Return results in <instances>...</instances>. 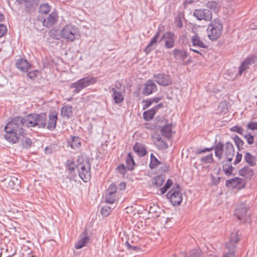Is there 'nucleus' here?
I'll return each mask as SVG.
<instances>
[{
  "mask_svg": "<svg viewBox=\"0 0 257 257\" xmlns=\"http://www.w3.org/2000/svg\"><path fill=\"white\" fill-rule=\"evenodd\" d=\"M239 174L247 179H251L254 175V172L250 167L245 166L239 171Z\"/></svg>",
  "mask_w": 257,
  "mask_h": 257,
  "instance_id": "29",
  "label": "nucleus"
},
{
  "mask_svg": "<svg viewBox=\"0 0 257 257\" xmlns=\"http://www.w3.org/2000/svg\"><path fill=\"white\" fill-rule=\"evenodd\" d=\"M161 135L168 140H169L172 136V124L169 123L168 124L160 129Z\"/></svg>",
  "mask_w": 257,
  "mask_h": 257,
  "instance_id": "28",
  "label": "nucleus"
},
{
  "mask_svg": "<svg viewBox=\"0 0 257 257\" xmlns=\"http://www.w3.org/2000/svg\"><path fill=\"white\" fill-rule=\"evenodd\" d=\"M217 3L215 2H208L206 4V7L207 8L210 9H214L216 7Z\"/></svg>",
  "mask_w": 257,
  "mask_h": 257,
  "instance_id": "59",
  "label": "nucleus"
},
{
  "mask_svg": "<svg viewBox=\"0 0 257 257\" xmlns=\"http://www.w3.org/2000/svg\"><path fill=\"white\" fill-rule=\"evenodd\" d=\"M223 257H235L234 252L233 251H228Z\"/></svg>",
  "mask_w": 257,
  "mask_h": 257,
  "instance_id": "64",
  "label": "nucleus"
},
{
  "mask_svg": "<svg viewBox=\"0 0 257 257\" xmlns=\"http://www.w3.org/2000/svg\"><path fill=\"white\" fill-rule=\"evenodd\" d=\"M213 149H214V147H211V148H205V149H204L198 150L197 151L196 153H197V154H200L205 153H206V152L211 151V150H212Z\"/></svg>",
  "mask_w": 257,
  "mask_h": 257,
  "instance_id": "58",
  "label": "nucleus"
},
{
  "mask_svg": "<svg viewBox=\"0 0 257 257\" xmlns=\"http://www.w3.org/2000/svg\"><path fill=\"white\" fill-rule=\"evenodd\" d=\"M173 182L172 180L171 179H168L166 183H165V185L162 187L160 188L161 193L162 194H165L167 190L170 188V187L173 185Z\"/></svg>",
  "mask_w": 257,
  "mask_h": 257,
  "instance_id": "42",
  "label": "nucleus"
},
{
  "mask_svg": "<svg viewBox=\"0 0 257 257\" xmlns=\"http://www.w3.org/2000/svg\"><path fill=\"white\" fill-rule=\"evenodd\" d=\"M7 31V27L4 25L0 24V37H3Z\"/></svg>",
  "mask_w": 257,
  "mask_h": 257,
  "instance_id": "55",
  "label": "nucleus"
},
{
  "mask_svg": "<svg viewBox=\"0 0 257 257\" xmlns=\"http://www.w3.org/2000/svg\"><path fill=\"white\" fill-rule=\"evenodd\" d=\"M90 238L87 235V232L84 230L80 235V238L75 243V248L80 249L86 245L89 242Z\"/></svg>",
  "mask_w": 257,
  "mask_h": 257,
  "instance_id": "22",
  "label": "nucleus"
},
{
  "mask_svg": "<svg viewBox=\"0 0 257 257\" xmlns=\"http://www.w3.org/2000/svg\"><path fill=\"white\" fill-rule=\"evenodd\" d=\"M161 32L160 29H158V31L156 35L153 37V38L150 41L149 44L147 46L145 51L146 53H149L152 50L155 49L156 46H157V42L158 39L159 38L160 33Z\"/></svg>",
  "mask_w": 257,
  "mask_h": 257,
  "instance_id": "23",
  "label": "nucleus"
},
{
  "mask_svg": "<svg viewBox=\"0 0 257 257\" xmlns=\"http://www.w3.org/2000/svg\"><path fill=\"white\" fill-rule=\"evenodd\" d=\"M248 206L245 202L237 204L234 210V214L238 220L242 219L246 214Z\"/></svg>",
  "mask_w": 257,
  "mask_h": 257,
  "instance_id": "14",
  "label": "nucleus"
},
{
  "mask_svg": "<svg viewBox=\"0 0 257 257\" xmlns=\"http://www.w3.org/2000/svg\"><path fill=\"white\" fill-rule=\"evenodd\" d=\"M49 36L54 39L59 40L61 37V33L59 34L57 30L55 29H51L49 32Z\"/></svg>",
  "mask_w": 257,
  "mask_h": 257,
  "instance_id": "43",
  "label": "nucleus"
},
{
  "mask_svg": "<svg viewBox=\"0 0 257 257\" xmlns=\"http://www.w3.org/2000/svg\"><path fill=\"white\" fill-rule=\"evenodd\" d=\"M39 3V0H28L26 4L25 5V7L28 11H30L31 10L35 9Z\"/></svg>",
  "mask_w": 257,
  "mask_h": 257,
  "instance_id": "36",
  "label": "nucleus"
},
{
  "mask_svg": "<svg viewBox=\"0 0 257 257\" xmlns=\"http://www.w3.org/2000/svg\"><path fill=\"white\" fill-rule=\"evenodd\" d=\"M72 107L69 105L63 106L61 110V115L68 119L70 118L72 114Z\"/></svg>",
  "mask_w": 257,
  "mask_h": 257,
  "instance_id": "30",
  "label": "nucleus"
},
{
  "mask_svg": "<svg viewBox=\"0 0 257 257\" xmlns=\"http://www.w3.org/2000/svg\"><path fill=\"white\" fill-rule=\"evenodd\" d=\"M183 194L179 184H175L172 188L167 193L166 196L174 206L180 205L182 201Z\"/></svg>",
  "mask_w": 257,
  "mask_h": 257,
  "instance_id": "6",
  "label": "nucleus"
},
{
  "mask_svg": "<svg viewBox=\"0 0 257 257\" xmlns=\"http://www.w3.org/2000/svg\"><path fill=\"white\" fill-rule=\"evenodd\" d=\"M57 114L56 113H51L49 116V119L47 120V125L46 128L50 131H53L56 126L57 121Z\"/></svg>",
  "mask_w": 257,
  "mask_h": 257,
  "instance_id": "24",
  "label": "nucleus"
},
{
  "mask_svg": "<svg viewBox=\"0 0 257 257\" xmlns=\"http://www.w3.org/2000/svg\"><path fill=\"white\" fill-rule=\"evenodd\" d=\"M193 16L197 20L210 21L212 17V12L207 9H196L194 11Z\"/></svg>",
  "mask_w": 257,
  "mask_h": 257,
  "instance_id": "10",
  "label": "nucleus"
},
{
  "mask_svg": "<svg viewBox=\"0 0 257 257\" xmlns=\"http://www.w3.org/2000/svg\"><path fill=\"white\" fill-rule=\"evenodd\" d=\"M50 6L48 3H45L40 6L39 12L42 14H47L50 11Z\"/></svg>",
  "mask_w": 257,
  "mask_h": 257,
  "instance_id": "39",
  "label": "nucleus"
},
{
  "mask_svg": "<svg viewBox=\"0 0 257 257\" xmlns=\"http://www.w3.org/2000/svg\"><path fill=\"white\" fill-rule=\"evenodd\" d=\"M200 161L204 164H212L214 163L212 154H209L200 159Z\"/></svg>",
  "mask_w": 257,
  "mask_h": 257,
  "instance_id": "40",
  "label": "nucleus"
},
{
  "mask_svg": "<svg viewBox=\"0 0 257 257\" xmlns=\"http://www.w3.org/2000/svg\"><path fill=\"white\" fill-rule=\"evenodd\" d=\"M191 42L192 44V46L197 48H206L207 47V46L201 39V38L197 34L191 37Z\"/></svg>",
  "mask_w": 257,
  "mask_h": 257,
  "instance_id": "21",
  "label": "nucleus"
},
{
  "mask_svg": "<svg viewBox=\"0 0 257 257\" xmlns=\"http://www.w3.org/2000/svg\"><path fill=\"white\" fill-rule=\"evenodd\" d=\"M155 81L160 85L166 86L172 83V80L169 75L164 73L154 74Z\"/></svg>",
  "mask_w": 257,
  "mask_h": 257,
  "instance_id": "11",
  "label": "nucleus"
},
{
  "mask_svg": "<svg viewBox=\"0 0 257 257\" xmlns=\"http://www.w3.org/2000/svg\"><path fill=\"white\" fill-rule=\"evenodd\" d=\"M230 130L232 132H236L240 135H243L244 130L243 129L237 125H234L230 128Z\"/></svg>",
  "mask_w": 257,
  "mask_h": 257,
  "instance_id": "50",
  "label": "nucleus"
},
{
  "mask_svg": "<svg viewBox=\"0 0 257 257\" xmlns=\"http://www.w3.org/2000/svg\"><path fill=\"white\" fill-rule=\"evenodd\" d=\"M58 20V16L56 12H52L42 21L43 25L47 28H50L56 24Z\"/></svg>",
  "mask_w": 257,
  "mask_h": 257,
  "instance_id": "15",
  "label": "nucleus"
},
{
  "mask_svg": "<svg viewBox=\"0 0 257 257\" xmlns=\"http://www.w3.org/2000/svg\"><path fill=\"white\" fill-rule=\"evenodd\" d=\"M157 146L160 149H166L168 148V145L163 141H161V142H159Z\"/></svg>",
  "mask_w": 257,
  "mask_h": 257,
  "instance_id": "60",
  "label": "nucleus"
},
{
  "mask_svg": "<svg viewBox=\"0 0 257 257\" xmlns=\"http://www.w3.org/2000/svg\"><path fill=\"white\" fill-rule=\"evenodd\" d=\"M251 64L257 66V56L252 55L245 59L239 67L238 75H241L245 71L249 68Z\"/></svg>",
  "mask_w": 257,
  "mask_h": 257,
  "instance_id": "9",
  "label": "nucleus"
},
{
  "mask_svg": "<svg viewBox=\"0 0 257 257\" xmlns=\"http://www.w3.org/2000/svg\"><path fill=\"white\" fill-rule=\"evenodd\" d=\"M76 167L80 178L84 182H88L91 178V165L89 160L79 158Z\"/></svg>",
  "mask_w": 257,
  "mask_h": 257,
  "instance_id": "3",
  "label": "nucleus"
},
{
  "mask_svg": "<svg viewBox=\"0 0 257 257\" xmlns=\"http://www.w3.org/2000/svg\"><path fill=\"white\" fill-rule=\"evenodd\" d=\"M243 137L247 140V143L249 145H252L254 142V137L252 135H251L249 133H246L245 135H243Z\"/></svg>",
  "mask_w": 257,
  "mask_h": 257,
  "instance_id": "47",
  "label": "nucleus"
},
{
  "mask_svg": "<svg viewBox=\"0 0 257 257\" xmlns=\"http://www.w3.org/2000/svg\"><path fill=\"white\" fill-rule=\"evenodd\" d=\"M234 142L236 146L238 151L243 149L242 146L244 145V142L237 135H235L233 138Z\"/></svg>",
  "mask_w": 257,
  "mask_h": 257,
  "instance_id": "41",
  "label": "nucleus"
},
{
  "mask_svg": "<svg viewBox=\"0 0 257 257\" xmlns=\"http://www.w3.org/2000/svg\"><path fill=\"white\" fill-rule=\"evenodd\" d=\"M160 168L161 169V172L163 173L167 172L169 170V166L167 164H163L162 163V164Z\"/></svg>",
  "mask_w": 257,
  "mask_h": 257,
  "instance_id": "57",
  "label": "nucleus"
},
{
  "mask_svg": "<svg viewBox=\"0 0 257 257\" xmlns=\"http://www.w3.org/2000/svg\"><path fill=\"white\" fill-rule=\"evenodd\" d=\"M235 243L231 242L229 241L226 243V247L228 249V251H235L236 246L235 245Z\"/></svg>",
  "mask_w": 257,
  "mask_h": 257,
  "instance_id": "51",
  "label": "nucleus"
},
{
  "mask_svg": "<svg viewBox=\"0 0 257 257\" xmlns=\"http://www.w3.org/2000/svg\"><path fill=\"white\" fill-rule=\"evenodd\" d=\"M67 166L68 169L71 172H73L75 170V165L73 161L67 160Z\"/></svg>",
  "mask_w": 257,
  "mask_h": 257,
  "instance_id": "53",
  "label": "nucleus"
},
{
  "mask_svg": "<svg viewBox=\"0 0 257 257\" xmlns=\"http://www.w3.org/2000/svg\"><path fill=\"white\" fill-rule=\"evenodd\" d=\"M111 91L112 92V97L115 103L119 104L123 101L124 98L120 90H117L114 87H112Z\"/></svg>",
  "mask_w": 257,
  "mask_h": 257,
  "instance_id": "25",
  "label": "nucleus"
},
{
  "mask_svg": "<svg viewBox=\"0 0 257 257\" xmlns=\"http://www.w3.org/2000/svg\"><path fill=\"white\" fill-rule=\"evenodd\" d=\"M111 211V208L108 206L102 207L101 213L104 216H107Z\"/></svg>",
  "mask_w": 257,
  "mask_h": 257,
  "instance_id": "45",
  "label": "nucleus"
},
{
  "mask_svg": "<svg viewBox=\"0 0 257 257\" xmlns=\"http://www.w3.org/2000/svg\"><path fill=\"white\" fill-rule=\"evenodd\" d=\"M126 167L128 170L131 171L134 169V167L136 165V163L131 153H129L127 154V156L126 159Z\"/></svg>",
  "mask_w": 257,
  "mask_h": 257,
  "instance_id": "34",
  "label": "nucleus"
},
{
  "mask_svg": "<svg viewBox=\"0 0 257 257\" xmlns=\"http://www.w3.org/2000/svg\"><path fill=\"white\" fill-rule=\"evenodd\" d=\"M173 54L176 59L184 61L188 56V53L184 49H175L173 51Z\"/></svg>",
  "mask_w": 257,
  "mask_h": 257,
  "instance_id": "27",
  "label": "nucleus"
},
{
  "mask_svg": "<svg viewBox=\"0 0 257 257\" xmlns=\"http://www.w3.org/2000/svg\"><path fill=\"white\" fill-rule=\"evenodd\" d=\"M190 50L195 53L199 54L202 56H203L206 53L205 51L200 49V48H198L197 49H195L190 48Z\"/></svg>",
  "mask_w": 257,
  "mask_h": 257,
  "instance_id": "56",
  "label": "nucleus"
},
{
  "mask_svg": "<svg viewBox=\"0 0 257 257\" xmlns=\"http://www.w3.org/2000/svg\"><path fill=\"white\" fill-rule=\"evenodd\" d=\"M16 66L21 71L27 72L29 68L31 67L32 65L26 59L20 58L16 62Z\"/></svg>",
  "mask_w": 257,
  "mask_h": 257,
  "instance_id": "19",
  "label": "nucleus"
},
{
  "mask_svg": "<svg viewBox=\"0 0 257 257\" xmlns=\"http://www.w3.org/2000/svg\"><path fill=\"white\" fill-rule=\"evenodd\" d=\"M237 232H236L235 233H232L230 234V237L229 238V241L231 242L236 243L239 240V237L237 235Z\"/></svg>",
  "mask_w": 257,
  "mask_h": 257,
  "instance_id": "49",
  "label": "nucleus"
},
{
  "mask_svg": "<svg viewBox=\"0 0 257 257\" xmlns=\"http://www.w3.org/2000/svg\"><path fill=\"white\" fill-rule=\"evenodd\" d=\"M157 86L154 81L152 80H149L144 84L142 93L145 96H148L157 91Z\"/></svg>",
  "mask_w": 257,
  "mask_h": 257,
  "instance_id": "16",
  "label": "nucleus"
},
{
  "mask_svg": "<svg viewBox=\"0 0 257 257\" xmlns=\"http://www.w3.org/2000/svg\"><path fill=\"white\" fill-rule=\"evenodd\" d=\"M247 127L252 131L257 130V122L251 121L247 124Z\"/></svg>",
  "mask_w": 257,
  "mask_h": 257,
  "instance_id": "54",
  "label": "nucleus"
},
{
  "mask_svg": "<svg viewBox=\"0 0 257 257\" xmlns=\"http://www.w3.org/2000/svg\"><path fill=\"white\" fill-rule=\"evenodd\" d=\"M242 157V154L237 152L235 157V161L234 162V164L236 165L239 163L241 161Z\"/></svg>",
  "mask_w": 257,
  "mask_h": 257,
  "instance_id": "61",
  "label": "nucleus"
},
{
  "mask_svg": "<svg viewBox=\"0 0 257 257\" xmlns=\"http://www.w3.org/2000/svg\"><path fill=\"white\" fill-rule=\"evenodd\" d=\"M97 79L96 77L92 76L85 77L71 84L70 88L73 89V92L77 94L86 87L95 83Z\"/></svg>",
  "mask_w": 257,
  "mask_h": 257,
  "instance_id": "4",
  "label": "nucleus"
},
{
  "mask_svg": "<svg viewBox=\"0 0 257 257\" xmlns=\"http://www.w3.org/2000/svg\"><path fill=\"white\" fill-rule=\"evenodd\" d=\"M228 162H227L224 163V161H223V163L224 164L222 166V170L228 176H230L233 174V170L234 168L232 166L231 164L230 163H228Z\"/></svg>",
  "mask_w": 257,
  "mask_h": 257,
  "instance_id": "33",
  "label": "nucleus"
},
{
  "mask_svg": "<svg viewBox=\"0 0 257 257\" xmlns=\"http://www.w3.org/2000/svg\"><path fill=\"white\" fill-rule=\"evenodd\" d=\"M70 147L73 149H76L81 146L80 139L78 137H71V140L69 142Z\"/></svg>",
  "mask_w": 257,
  "mask_h": 257,
  "instance_id": "31",
  "label": "nucleus"
},
{
  "mask_svg": "<svg viewBox=\"0 0 257 257\" xmlns=\"http://www.w3.org/2000/svg\"><path fill=\"white\" fill-rule=\"evenodd\" d=\"M40 72L38 70L29 71L27 73V76L30 79L34 80L39 75Z\"/></svg>",
  "mask_w": 257,
  "mask_h": 257,
  "instance_id": "46",
  "label": "nucleus"
},
{
  "mask_svg": "<svg viewBox=\"0 0 257 257\" xmlns=\"http://www.w3.org/2000/svg\"><path fill=\"white\" fill-rule=\"evenodd\" d=\"M183 17L182 14L180 13L176 16L175 19L174 23L175 26L180 29L182 28L183 27V23L181 20Z\"/></svg>",
  "mask_w": 257,
  "mask_h": 257,
  "instance_id": "44",
  "label": "nucleus"
},
{
  "mask_svg": "<svg viewBox=\"0 0 257 257\" xmlns=\"http://www.w3.org/2000/svg\"><path fill=\"white\" fill-rule=\"evenodd\" d=\"M77 28L73 25H67L61 31V37L67 41L72 42L76 38Z\"/></svg>",
  "mask_w": 257,
  "mask_h": 257,
  "instance_id": "8",
  "label": "nucleus"
},
{
  "mask_svg": "<svg viewBox=\"0 0 257 257\" xmlns=\"http://www.w3.org/2000/svg\"><path fill=\"white\" fill-rule=\"evenodd\" d=\"M125 244L127 246V248L130 250H133L137 251H138L141 250V248L139 246L132 245L130 244V243L128 241H126Z\"/></svg>",
  "mask_w": 257,
  "mask_h": 257,
  "instance_id": "52",
  "label": "nucleus"
},
{
  "mask_svg": "<svg viewBox=\"0 0 257 257\" xmlns=\"http://www.w3.org/2000/svg\"><path fill=\"white\" fill-rule=\"evenodd\" d=\"M47 116L46 113H30L25 117L18 116L15 117L11 121L8 122V126L6 129L10 134L12 131H15L16 135L13 136L8 135V139L16 141L20 136H24L26 134L25 127H38V128H45L47 122Z\"/></svg>",
  "mask_w": 257,
  "mask_h": 257,
  "instance_id": "1",
  "label": "nucleus"
},
{
  "mask_svg": "<svg viewBox=\"0 0 257 257\" xmlns=\"http://www.w3.org/2000/svg\"><path fill=\"white\" fill-rule=\"evenodd\" d=\"M8 126V123H7V124L5 126V131L6 132V134L5 135V139L8 141L9 142V143H11L12 144H16L17 143V142H18L19 141V140H21V143H22V146L24 148H26V149H28V148H30L31 146H32V140L30 138H28L26 137V135H27V131H26V134H25L24 136H18V140L16 141H11V140L10 139H8V138L7 137V135L9 134L10 135V133L8 131H9V130H7L6 129L7 127ZM15 131H12L10 133V135H11L12 138H13V136L14 135H16V134H15Z\"/></svg>",
  "mask_w": 257,
  "mask_h": 257,
  "instance_id": "7",
  "label": "nucleus"
},
{
  "mask_svg": "<svg viewBox=\"0 0 257 257\" xmlns=\"http://www.w3.org/2000/svg\"><path fill=\"white\" fill-rule=\"evenodd\" d=\"M2 181L7 182L8 187L10 188L16 190H19L20 182L17 177L15 176L8 177L7 178L2 180Z\"/></svg>",
  "mask_w": 257,
  "mask_h": 257,
  "instance_id": "17",
  "label": "nucleus"
},
{
  "mask_svg": "<svg viewBox=\"0 0 257 257\" xmlns=\"http://www.w3.org/2000/svg\"><path fill=\"white\" fill-rule=\"evenodd\" d=\"M211 178H212V179H211L212 182L213 184L214 185H217V184H218L219 183V182L220 181V178L219 177H215L212 175Z\"/></svg>",
  "mask_w": 257,
  "mask_h": 257,
  "instance_id": "63",
  "label": "nucleus"
},
{
  "mask_svg": "<svg viewBox=\"0 0 257 257\" xmlns=\"http://www.w3.org/2000/svg\"><path fill=\"white\" fill-rule=\"evenodd\" d=\"M134 151L140 157H144L147 154V151L145 146L139 143H136L133 147Z\"/></svg>",
  "mask_w": 257,
  "mask_h": 257,
  "instance_id": "26",
  "label": "nucleus"
},
{
  "mask_svg": "<svg viewBox=\"0 0 257 257\" xmlns=\"http://www.w3.org/2000/svg\"><path fill=\"white\" fill-rule=\"evenodd\" d=\"M215 155L220 160L222 157V154L224 152L225 159L229 163L232 160L235 154L234 148L233 145L230 142H226L224 145L219 142L214 146Z\"/></svg>",
  "mask_w": 257,
  "mask_h": 257,
  "instance_id": "2",
  "label": "nucleus"
},
{
  "mask_svg": "<svg viewBox=\"0 0 257 257\" xmlns=\"http://www.w3.org/2000/svg\"><path fill=\"white\" fill-rule=\"evenodd\" d=\"M244 160L251 166H254L255 163V158L252 156L249 153L247 152L244 155Z\"/></svg>",
  "mask_w": 257,
  "mask_h": 257,
  "instance_id": "38",
  "label": "nucleus"
},
{
  "mask_svg": "<svg viewBox=\"0 0 257 257\" xmlns=\"http://www.w3.org/2000/svg\"><path fill=\"white\" fill-rule=\"evenodd\" d=\"M222 24L219 20L212 21L207 28L209 38L211 40H217L222 33Z\"/></svg>",
  "mask_w": 257,
  "mask_h": 257,
  "instance_id": "5",
  "label": "nucleus"
},
{
  "mask_svg": "<svg viewBox=\"0 0 257 257\" xmlns=\"http://www.w3.org/2000/svg\"><path fill=\"white\" fill-rule=\"evenodd\" d=\"M165 41V47L167 49H171L175 46V34L171 32L164 34L159 42Z\"/></svg>",
  "mask_w": 257,
  "mask_h": 257,
  "instance_id": "12",
  "label": "nucleus"
},
{
  "mask_svg": "<svg viewBox=\"0 0 257 257\" xmlns=\"http://www.w3.org/2000/svg\"><path fill=\"white\" fill-rule=\"evenodd\" d=\"M160 164H162V162L159 161L154 155L152 153L150 156V162L149 164L150 169H156Z\"/></svg>",
  "mask_w": 257,
  "mask_h": 257,
  "instance_id": "32",
  "label": "nucleus"
},
{
  "mask_svg": "<svg viewBox=\"0 0 257 257\" xmlns=\"http://www.w3.org/2000/svg\"><path fill=\"white\" fill-rule=\"evenodd\" d=\"M170 122L168 120L164 117H161L159 118H157L156 120V126L161 129L163 127L165 126L167 124H168Z\"/></svg>",
  "mask_w": 257,
  "mask_h": 257,
  "instance_id": "37",
  "label": "nucleus"
},
{
  "mask_svg": "<svg viewBox=\"0 0 257 257\" xmlns=\"http://www.w3.org/2000/svg\"><path fill=\"white\" fill-rule=\"evenodd\" d=\"M164 181L165 179L164 176L162 175H159L154 177L152 179V183L154 186L158 188L161 187L164 183Z\"/></svg>",
  "mask_w": 257,
  "mask_h": 257,
  "instance_id": "35",
  "label": "nucleus"
},
{
  "mask_svg": "<svg viewBox=\"0 0 257 257\" xmlns=\"http://www.w3.org/2000/svg\"><path fill=\"white\" fill-rule=\"evenodd\" d=\"M163 104L162 103H160L157 104L156 106L154 107L153 108L147 110L145 111L143 113V116L145 120H151L156 112L158 110V109L160 108L163 107Z\"/></svg>",
  "mask_w": 257,
  "mask_h": 257,
  "instance_id": "20",
  "label": "nucleus"
},
{
  "mask_svg": "<svg viewBox=\"0 0 257 257\" xmlns=\"http://www.w3.org/2000/svg\"><path fill=\"white\" fill-rule=\"evenodd\" d=\"M117 172L122 175H124L126 173V167L123 164H120L118 166L116 169Z\"/></svg>",
  "mask_w": 257,
  "mask_h": 257,
  "instance_id": "48",
  "label": "nucleus"
},
{
  "mask_svg": "<svg viewBox=\"0 0 257 257\" xmlns=\"http://www.w3.org/2000/svg\"><path fill=\"white\" fill-rule=\"evenodd\" d=\"M143 101L145 102L144 109L150 107L153 104L152 100L151 98L147 99L146 100H144Z\"/></svg>",
  "mask_w": 257,
  "mask_h": 257,
  "instance_id": "62",
  "label": "nucleus"
},
{
  "mask_svg": "<svg viewBox=\"0 0 257 257\" xmlns=\"http://www.w3.org/2000/svg\"><path fill=\"white\" fill-rule=\"evenodd\" d=\"M244 181L242 178L235 177L226 181V185L228 187L240 188L244 185Z\"/></svg>",
  "mask_w": 257,
  "mask_h": 257,
  "instance_id": "18",
  "label": "nucleus"
},
{
  "mask_svg": "<svg viewBox=\"0 0 257 257\" xmlns=\"http://www.w3.org/2000/svg\"><path fill=\"white\" fill-rule=\"evenodd\" d=\"M117 187L114 184H111L106 190L105 199L107 203L113 204L116 200Z\"/></svg>",
  "mask_w": 257,
  "mask_h": 257,
  "instance_id": "13",
  "label": "nucleus"
}]
</instances>
